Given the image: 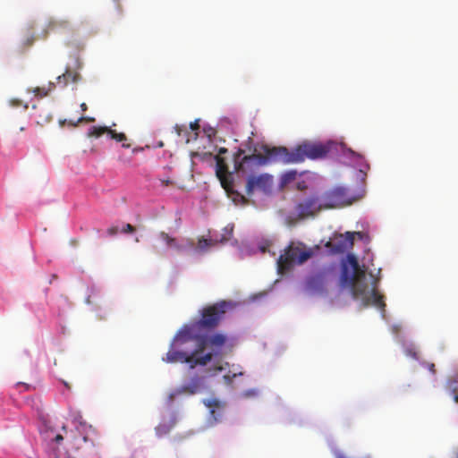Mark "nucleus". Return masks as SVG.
Listing matches in <instances>:
<instances>
[{"instance_id":"obj_1","label":"nucleus","mask_w":458,"mask_h":458,"mask_svg":"<svg viewBox=\"0 0 458 458\" xmlns=\"http://www.w3.org/2000/svg\"><path fill=\"white\" fill-rule=\"evenodd\" d=\"M262 152H257L248 156H242L244 151L238 149L233 155L234 169L238 173H247V166L267 165L271 163L281 162L284 164L301 163L306 158L318 159L326 157L331 152L342 153L352 159L361 160L363 156L353 151L343 142L327 140L326 142H303L292 151L284 147H269L263 145Z\"/></svg>"},{"instance_id":"obj_2","label":"nucleus","mask_w":458,"mask_h":458,"mask_svg":"<svg viewBox=\"0 0 458 458\" xmlns=\"http://www.w3.org/2000/svg\"><path fill=\"white\" fill-rule=\"evenodd\" d=\"M377 282L378 278H373L369 288L366 268L360 266L353 254H348L346 260L342 262L340 285L350 288L353 298L360 299L365 307L374 305L384 311L386 303L384 296L377 290Z\"/></svg>"},{"instance_id":"obj_3","label":"nucleus","mask_w":458,"mask_h":458,"mask_svg":"<svg viewBox=\"0 0 458 458\" xmlns=\"http://www.w3.org/2000/svg\"><path fill=\"white\" fill-rule=\"evenodd\" d=\"M174 343L182 345L188 342H196V352L202 353L207 347L211 349L208 353L214 356L221 354L223 346L227 342L226 335L216 333L211 335H200L193 333V326H184L175 335Z\"/></svg>"},{"instance_id":"obj_4","label":"nucleus","mask_w":458,"mask_h":458,"mask_svg":"<svg viewBox=\"0 0 458 458\" xmlns=\"http://www.w3.org/2000/svg\"><path fill=\"white\" fill-rule=\"evenodd\" d=\"M312 255L313 251L304 244L301 242L297 244L291 242V244L284 249V253L278 258V272L284 274L292 269L294 265L303 264L310 259Z\"/></svg>"},{"instance_id":"obj_5","label":"nucleus","mask_w":458,"mask_h":458,"mask_svg":"<svg viewBox=\"0 0 458 458\" xmlns=\"http://www.w3.org/2000/svg\"><path fill=\"white\" fill-rule=\"evenodd\" d=\"M233 307V303L232 301H220L203 308L201 310V318L192 325L193 332L195 331V327L210 330L216 328L223 319L224 315Z\"/></svg>"},{"instance_id":"obj_6","label":"nucleus","mask_w":458,"mask_h":458,"mask_svg":"<svg viewBox=\"0 0 458 458\" xmlns=\"http://www.w3.org/2000/svg\"><path fill=\"white\" fill-rule=\"evenodd\" d=\"M212 360L211 353H206L204 355H198L196 349L191 353L183 351H175L170 349L166 353V358L164 360L167 362H182L188 363L191 369L195 366H205Z\"/></svg>"},{"instance_id":"obj_7","label":"nucleus","mask_w":458,"mask_h":458,"mask_svg":"<svg viewBox=\"0 0 458 458\" xmlns=\"http://www.w3.org/2000/svg\"><path fill=\"white\" fill-rule=\"evenodd\" d=\"M325 209L336 208L352 204V198L344 187H335L321 195Z\"/></svg>"},{"instance_id":"obj_8","label":"nucleus","mask_w":458,"mask_h":458,"mask_svg":"<svg viewBox=\"0 0 458 458\" xmlns=\"http://www.w3.org/2000/svg\"><path fill=\"white\" fill-rule=\"evenodd\" d=\"M228 150L225 148H220L218 154L216 156V174L219 179L222 187L226 191L228 194L233 193V176L228 171V165L225 158L223 157L224 154L227 153Z\"/></svg>"},{"instance_id":"obj_9","label":"nucleus","mask_w":458,"mask_h":458,"mask_svg":"<svg viewBox=\"0 0 458 458\" xmlns=\"http://www.w3.org/2000/svg\"><path fill=\"white\" fill-rule=\"evenodd\" d=\"M336 274L335 265H330L311 274L306 281L307 287L310 290L320 292L323 291L330 278Z\"/></svg>"},{"instance_id":"obj_10","label":"nucleus","mask_w":458,"mask_h":458,"mask_svg":"<svg viewBox=\"0 0 458 458\" xmlns=\"http://www.w3.org/2000/svg\"><path fill=\"white\" fill-rule=\"evenodd\" d=\"M323 209L325 208L321 196H310L299 202L295 207L297 216L300 218L313 216Z\"/></svg>"},{"instance_id":"obj_11","label":"nucleus","mask_w":458,"mask_h":458,"mask_svg":"<svg viewBox=\"0 0 458 458\" xmlns=\"http://www.w3.org/2000/svg\"><path fill=\"white\" fill-rule=\"evenodd\" d=\"M361 238L360 232H346L335 235V237L328 243L331 250L335 253H344L352 248L354 242V236Z\"/></svg>"},{"instance_id":"obj_12","label":"nucleus","mask_w":458,"mask_h":458,"mask_svg":"<svg viewBox=\"0 0 458 458\" xmlns=\"http://www.w3.org/2000/svg\"><path fill=\"white\" fill-rule=\"evenodd\" d=\"M273 185V177L267 174L260 175H250L246 183V194L251 196L255 190L269 191Z\"/></svg>"},{"instance_id":"obj_13","label":"nucleus","mask_w":458,"mask_h":458,"mask_svg":"<svg viewBox=\"0 0 458 458\" xmlns=\"http://www.w3.org/2000/svg\"><path fill=\"white\" fill-rule=\"evenodd\" d=\"M105 133L109 135L112 140H114L118 142H123L127 140V137L124 133L117 132L116 131L112 130L111 128H108L106 126L91 127L88 132V136L98 138Z\"/></svg>"},{"instance_id":"obj_14","label":"nucleus","mask_w":458,"mask_h":458,"mask_svg":"<svg viewBox=\"0 0 458 458\" xmlns=\"http://www.w3.org/2000/svg\"><path fill=\"white\" fill-rule=\"evenodd\" d=\"M204 388V378L201 377H192L187 384H184L179 393H186L189 394H195L199 393Z\"/></svg>"},{"instance_id":"obj_15","label":"nucleus","mask_w":458,"mask_h":458,"mask_svg":"<svg viewBox=\"0 0 458 458\" xmlns=\"http://www.w3.org/2000/svg\"><path fill=\"white\" fill-rule=\"evenodd\" d=\"M57 84H61L64 88L66 87L70 82L78 83L81 81V75L78 71H72L70 68H66L65 72L56 78Z\"/></svg>"},{"instance_id":"obj_16","label":"nucleus","mask_w":458,"mask_h":458,"mask_svg":"<svg viewBox=\"0 0 458 458\" xmlns=\"http://www.w3.org/2000/svg\"><path fill=\"white\" fill-rule=\"evenodd\" d=\"M53 118L51 112L47 107H41L35 113V119L38 125L43 126Z\"/></svg>"},{"instance_id":"obj_17","label":"nucleus","mask_w":458,"mask_h":458,"mask_svg":"<svg viewBox=\"0 0 458 458\" xmlns=\"http://www.w3.org/2000/svg\"><path fill=\"white\" fill-rule=\"evenodd\" d=\"M446 388L453 396L454 401L458 404V376L449 377Z\"/></svg>"},{"instance_id":"obj_18","label":"nucleus","mask_w":458,"mask_h":458,"mask_svg":"<svg viewBox=\"0 0 458 458\" xmlns=\"http://www.w3.org/2000/svg\"><path fill=\"white\" fill-rule=\"evenodd\" d=\"M55 88V84L54 82H49L47 86L34 88L32 92L35 94V96L43 98L47 96Z\"/></svg>"},{"instance_id":"obj_19","label":"nucleus","mask_w":458,"mask_h":458,"mask_svg":"<svg viewBox=\"0 0 458 458\" xmlns=\"http://www.w3.org/2000/svg\"><path fill=\"white\" fill-rule=\"evenodd\" d=\"M214 245H215V242L212 240L205 239L202 237V238L199 239V242H198V244L196 247V250L198 252L203 253V252L207 251L208 248H210Z\"/></svg>"},{"instance_id":"obj_20","label":"nucleus","mask_w":458,"mask_h":458,"mask_svg":"<svg viewBox=\"0 0 458 458\" xmlns=\"http://www.w3.org/2000/svg\"><path fill=\"white\" fill-rule=\"evenodd\" d=\"M185 242H186V244L182 245L177 242V240L175 238H174V242L170 243L169 248L174 249L177 251H182L186 247L193 248L195 245L194 241L192 239H186Z\"/></svg>"},{"instance_id":"obj_21","label":"nucleus","mask_w":458,"mask_h":458,"mask_svg":"<svg viewBox=\"0 0 458 458\" xmlns=\"http://www.w3.org/2000/svg\"><path fill=\"white\" fill-rule=\"evenodd\" d=\"M297 177L296 170H289L285 172L281 177V185L285 186L293 182Z\"/></svg>"},{"instance_id":"obj_22","label":"nucleus","mask_w":458,"mask_h":458,"mask_svg":"<svg viewBox=\"0 0 458 458\" xmlns=\"http://www.w3.org/2000/svg\"><path fill=\"white\" fill-rule=\"evenodd\" d=\"M204 404L211 409V412L214 413V408H220L221 407V402L217 399H208L204 400Z\"/></svg>"},{"instance_id":"obj_23","label":"nucleus","mask_w":458,"mask_h":458,"mask_svg":"<svg viewBox=\"0 0 458 458\" xmlns=\"http://www.w3.org/2000/svg\"><path fill=\"white\" fill-rule=\"evenodd\" d=\"M171 427L165 424H161L156 428V432L158 436H163L170 431Z\"/></svg>"},{"instance_id":"obj_24","label":"nucleus","mask_w":458,"mask_h":458,"mask_svg":"<svg viewBox=\"0 0 458 458\" xmlns=\"http://www.w3.org/2000/svg\"><path fill=\"white\" fill-rule=\"evenodd\" d=\"M159 237L165 242V244L168 248H169L170 243L174 242V237L170 236L168 233H166L165 232H160Z\"/></svg>"},{"instance_id":"obj_25","label":"nucleus","mask_w":458,"mask_h":458,"mask_svg":"<svg viewBox=\"0 0 458 458\" xmlns=\"http://www.w3.org/2000/svg\"><path fill=\"white\" fill-rule=\"evenodd\" d=\"M242 372L233 373L232 375L226 374L223 377V378H224V381L225 384L231 385L233 383V380L234 377H236L237 376H242Z\"/></svg>"},{"instance_id":"obj_26","label":"nucleus","mask_w":458,"mask_h":458,"mask_svg":"<svg viewBox=\"0 0 458 458\" xmlns=\"http://www.w3.org/2000/svg\"><path fill=\"white\" fill-rule=\"evenodd\" d=\"M95 121V118L93 117H86V116H81L76 123L70 122L69 124L72 126H76L79 123L81 122H87V123H92Z\"/></svg>"},{"instance_id":"obj_27","label":"nucleus","mask_w":458,"mask_h":458,"mask_svg":"<svg viewBox=\"0 0 458 458\" xmlns=\"http://www.w3.org/2000/svg\"><path fill=\"white\" fill-rule=\"evenodd\" d=\"M121 232L123 233H131L135 232V227L131 224H126L121 230Z\"/></svg>"},{"instance_id":"obj_28","label":"nucleus","mask_w":458,"mask_h":458,"mask_svg":"<svg viewBox=\"0 0 458 458\" xmlns=\"http://www.w3.org/2000/svg\"><path fill=\"white\" fill-rule=\"evenodd\" d=\"M405 354H406L407 356H410V357L413 358V359H418V353H417V352L415 351V349H414V348H412V347H411V348H407V349L405 350Z\"/></svg>"},{"instance_id":"obj_29","label":"nucleus","mask_w":458,"mask_h":458,"mask_svg":"<svg viewBox=\"0 0 458 458\" xmlns=\"http://www.w3.org/2000/svg\"><path fill=\"white\" fill-rule=\"evenodd\" d=\"M119 232V229L117 226H111L107 229L106 233L110 236H114Z\"/></svg>"},{"instance_id":"obj_30","label":"nucleus","mask_w":458,"mask_h":458,"mask_svg":"<svg viewBox=\"0 0 458 458\" xmlns=\"http://www.w3.org/2000/svg\"><path fill=\"white\" fill-rule=\"evenodd\" d=\"M423 365L432 373H436L435 364L431 362H424Z\"/></svg>"},{"instance_id":"obj_31","label":"nucleus","mask_w":458,"mask_h":458,"mask_svg":"<svg viewBox=\"0 0 458 458\" xmlns=\"http://www.w3.org/2000/svg\"><path fill=\"white\" fill-rule=\"evenodd\" d=\"M190 128L192 130V131H197L199 129V120H196L194 122H191L190 123Z\"/></svg>"},{"instance_id":"obj_32","label":"nucleus","mask_w":458,"mask_h":458,"mask_svg":"<svg viewBox=\"0 0 458 458\" xmlns=\"http://www.w3.org/2000/svg\"><path fill=\"white\" fill-rule=\"evenodd\" d=\"M174 130L176 131L177 134L180 136L182 131L186 130V127L185 126L175 125Z\"/></svg>"},{"instance_id":"obj_33","label":"nucleus","mask_w":458,"mask_h":458,"mask_svg":"<svg viewBox=\"0 0 458 458\" xmlns=\"http://www.w3.org/2000/svg\"><path fill=\"white\" fill-rule=\"evenodd\" d=\"M307 188V185H306V182H299L297 183V189L300 190V191H303Z\"/></svg>"},{"instance_id":"obj_34","label":"nucleus","mask_w":458,"mask_h":458,"mask_svg":"<svg viewBox=\"0 0 458 458\" xmlns=\"http://www.w3.org/2000/svg\"><path fill=\"white\" fill-rule=\"evenodd\" d=\"M237 196L241 198V199H242V203H243V204L248 203V199L245 198V196L241 195V194H239V193H237Z\"/></svg>"},{"instance_id":"obj_35","label":"nucleus","mask_w":458,"mask_h":458,"mask_svg":"<svg viewBox=\"0 0 458 458\" xmlns=\"http://www.w3.org/2000/svg\"><path fill=\"white\" fill-rule=\"evenodd\" d=\"M62 440H63V437H62V435L58 434V435H56V436H55V441L56 443H60Z\"/></svg>"},{"instance_id":"obj_36","label":"nucleus","mask_w":458,"mask_h":458,"mask_svg":"<svg viewBox=\"0 0 458 458\" xmlns=\"http://www.w3.org/2000/svg\"><path fill=\"white\" fill-rule=\"evenodd\" d=\"M161 182L165 186H168L172 183V182L170 180H162Z\"/></svg>"},{"instance_id":"obj_37","label":"nucleus","mask_w":458,"mask_h":458,"mask_svg":"<svg viewBox=\"0 0 458 458\" xmlns=\"http://www.w3.org/2000/svg\"><path fill=\"white\" fill-rule=\"evenodd\" d=\"M11 105L13 106H18L20 105V101L19 100H12Z\"/></svg>"},{"instance_id":"obj_38","label":"nucleus","mask_w":458,"mask_h":458,"mask_svg":"<svg viewBox=\"0 0 458 458\" xmlns=\"http://www.w3.org/2000/svg\"><path fill=\"white\" fill-rule=\"evenodd\" d=\"M81 108L83 112H85L88 109V106L86 105V103H82L81 104Z\"/></svg>"},{"instance_id":"obj_39","label":"nucleus","mask_w":458,"mask_h":458,"mask_svg":"<svg viewBox=\"0 0 458 458\" xmlns=\"http://www.w3.org/2000/svg\"><path fill=\"white\" fill-rule=\"evenodd\" d=\"M254 394H255V391L254 390L248 391L245 394L246 396H250V395H254Z\"/></svg>"},{"instance_id":"obj_40","label":"nucleus","mask_w":458,"mask_h":458,"mask_svg":"<svg viewBox=\"0 0 458 458\" xmlns=\"http://www.w3.org/2000/svg\"><path fill=\"white\" fill-rule=\"evenodd\" d=\"M130 147V144L123 143V148H129Z\"/></svg>"},{"instance_id":"obj_41","label":"nucleus","mask_w":458,"mask_h":458,"mask_svg":"<svg viewBox=\"0 0 458 458\" xmlns=\"http://www.w3.org/2000/svg\"><path fill=\"white\" fill-rule=\"evenodd\" d=\"M82 439H83L84 442H87L88 441V437H83Z\"/></svg>"},{"instance_id":"obj_42","label":"nucleus","mask_w":458,"mask_h":458,"mask_svg":"<svg viewBox=\"0 0 458 458\" xmlns=\"http://www.w3.org/2000/svg\"><path fill=\"white\" fill-rule=\"evenodd\" d=\"M24 130H25V128H24V127H21V128H20V131H23Z\"/></svg>"},{"instance_id":"obj_43","label":"nucleus","mask_w":458,"mask_h":458,"mask_svg":"<svg viewBox=\"0 0 458 458\" xmlns=\"http://www.w3.org/2000/svg\"><path fill=\"white\" fill-rule=\"evenodd\" d=\"M222 369H223V368H222V367H218V368H217V370H222Z\"/></svg>"},{"instance_id":"obj_44","label":"nucleus","mask_w":458,"mask_h":458,"mask_svg":"<svg viewBox=\"0 0 458 458\" xmlns=\"http://www.w3.org/2000/svg\"><path fill=\"white\" fill-rule=\"evenodd\" d=\"M338 458H344V457H343V456H341V455H340Z\"/></svg>"}]
</instances>
